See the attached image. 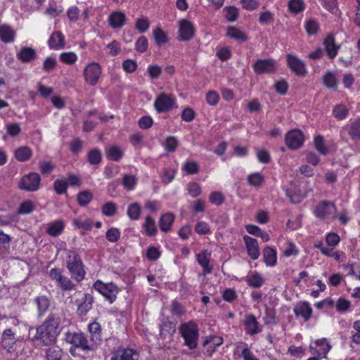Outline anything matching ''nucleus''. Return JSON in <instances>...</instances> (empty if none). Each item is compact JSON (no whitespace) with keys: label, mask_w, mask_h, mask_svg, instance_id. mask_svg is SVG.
<instances>
[{"label":"nucleus","mask_w":360,"mask_h":360,"mask_svg":"<svg viewBox=\"0 0 360 360\" xmlns=\"http://www.w3.org/2000/svg\"><path fill=\"white\" fill-rule=\"evenodd\" d=\"M60 319L54 314H50L46 321L37 329L36 338L44 345L55 343L60 333Z\"/></svg>","instance_id":"1"},{"label":"nucleus","mask_w":360,"mask_h":360,"mask_svg":"<svg viewBox=\"0 0 360 360\" xmlns=\"http://www.w3.org/2000/svg\"><path fill=\"white\" fill-rule=\"evenodd\" d=\"M180 333L183 336L185 344L190 349H195L197 347L198 338V328L193 321L182 323L179 328Z\"/></svg>","instance_id":"2"},{"label":"nucleus","mask_w":360,"mask_h":360,"mask_svg":"<svg viewBox=\"0 0 360 360\" xmlns=\"http://www.w3.org/2000/svg\"><path fill=\"white\" fill-rule=\"evenodd\" d=\"M68 268L72 275L77 281H82L85 274L82 262L79 255L74 251H69L68 259L67 261Z\"/></svg>","instance_id":"3"},{"label":"nucleus","mask_w":360,"mask_h":360,"mask_svg":"<svg viewBox=\"0 0 360 360\" xmlns=\"http://www.w3.org/2000/svg\"><path fill=\"white\" fill-rule=\"evenodd\" d=\"M96 290L103 295L110 303L116 298L119 292L118 288L112 283H103L98 280L94 285Z\"/></svg>","instance_id":"4"},{"label":"nucleus","mask_w":360,"mask_h":360,"mask_svg":"<svg viewBox=\"0 0 360 360\" xmlns=\"http://www.w3.org/2000/svg\"><path fill=\"white\" fill-rule=\"evenodd\" d=\"M40 176L35 172H31L22 177L19 182V188L27 191H34L39 188Z\"/></svg>","instance_id":"5"},{"label":"nucleus","mask_w":360,"mask_h":360,"mask_svg":"<svg viewBox=\"0 0 360 360\" xmlns=\"http://www.w3.org/2000/svg\"><path fill=\"white\" fill-rule=\"evenodd\" d=\"M304 136L303 133L298 129H293L285 134V143L286 146L292 150L300 148L304 143Z\"/></svg>","instance_id":"6"},{"label":"nucleus","mask_w":360,"mask_h":360,"mask_svg":"<svg viewBox=\"0 0 360 360\" xmlns=\"http://www.w3.org/2000/svg\"><path fill=\"white\" fill-rule=\"evenodd\" d=\"M101 74V68L97 63L89 64L84 71L85 81L92 86H94L97 83Z\"/></svg>","instance_id":"7"},{"label":"nucleus","mask_w":360,"mask_h":360,"mask_svg":"<svg viewBox=\"0 0 360 360\" xmlns=\"http://www.w3.org/2000/svg\"><path fill=\"white\" fill-rule=\"evenodd\" d=\"M257 75L270 74L275 72V62L271 59H259L253 65Z\"/></svg>","instance_id":"8"},{"label":"nucleus","mask_w":360,"mask_h":360,"mask_svg":"<svg viewBox=\"0 0 360 360\" xmlns=\"http://www.w3.org/2000/svg\"><path fill=\"white\" fill-rule=\"evenodd\" d=\"M65 341L75 347L82 348L83 350L90 349L88 345V341L82 333H67L65 335Z\"/></svg>","instance_id":"9"},{"label":"nucleus","mask_w":360,"mask_h":360,"mask_svg":"<svg viewBox=\"0 0 360 360\" xmlns=\"http://www.w3.org/2000/svg\"><path fill=\"white\" fill-rule=\"evenodd\" d=\"M174 105V100L170 95L166 94H160L155 101V108L159 112H167L171 110Z\"/></svg>","instance_id":"10"},{"label":"nucleus","mask_w":360,"mask_h":360,"mask_svg":"<svg viewBox=\"0 0 360 360\" xmlns=\"http://www.w3.org/2000/svg\"><path fill=\"white\" fill-rule=\"evenodd\" d=\"M179 37L182 41H189L194 35L195 29L193 24L187 20H182L179 22Z\"/></svg>","instance_id":"11"},{"label":"nucleus","mask_w":360,"mask_h":360,"mask_svg":"<svg viewBox=\"0 0 360 360\" xmlns=\"http://www.w3.org/2000/svg\"><path fill=\"white\" fill-rule=\"evenodd\" d=\"M288 64L290 69L297 75L304 76L306 74V69L304 63L298 58L288 55Z\"/></svg>","instance_id":"12"},{"label":"nucleus","mask_w":360,"mask_h":360,"mask_svg":"<svg viewBox=\"0 0 360 360\" xmlns=\"http://www.w3.org/2000/svg\"><path fill=\"white\" fill-rule=\"evenodd\" d=\"M243 240L247 248L248 255L251 259L254 260L257 259L259 256V249L257 240L248 236H245Z\"/></svg>","instance_id":"13"},{"label":"nucleus","mask_w":360,"mask_h":360,"mask_svg":"<svg viewBox=\"0 0 360 360\" xmlns=\"http://www.w3.org/2000/svg\"><path fill=\"white\" fill-rule=\"evenodd\" d=\"M49 46L51 49L60 50L65 47V37L60 31L53 32L48 41Z\"/></svg>","instance_id":"14"},{"label":"nucleus","mask_w":360,"mask_h":360,"mask_svg":"<svg viewBox=\"0 0 360 360\" xmlns=\"http://www.w3.org/2000/svg\"><path fill=\"white\" fill-rule=\"evenodd\" d=\"M37 57L36 51L32 47L23 46L17 53V58L22 63H30Z\"/></svg>","instance_id":"15"},{"label":"nucleus","mask_w":360,"mask_h":360,"mask_svg":"<svg viewBox=\"0 0 360 360\" xmlns=\"http://www.w3.org/2000/svg\"><path fill=\"white\" fill-rule=\"evenodd\" d=\"M323 44L325 45V49L329 58H335L337 55V52L340 46L335 43V37L333 34H328L325 39Z\"/></svg>","instance_id":"16"},{"label":"nucleus","mask_w":360,"mask_h":360,"mask_svg":"<svg viewBox=\"0 0 360 360\" xmlns=\"http://www.w3.org/2000/svg\"><path fill=\"white\" fill-rule=\"evenodd\" d=\"M331 209H335V205L330 202L324 200L316 206L314 213L317 217L323 219L331 213Z\"/></svg>","instance_id":"17"},{"label":"nucleus","mask_w":360,"mask_h":360,"mask_svg":"<svg viewBox=\"0 0 360 360\" xmlns=\"http://www.w3.org/2000/svg\"><path fill=\"white\" fill-rule=\"evenodd\" d=\"M245 326L247 333L250 335H255L260 332L259 323L252 314L246 316L245 319Z\"/></svg>","instance_id":"18"},{"label":"nucleus","mask_w":360,"mask_h":360,"mask_svg":"<svg viewBox=\"0 0 360 360\" xmlns=\"http://www.w3.org/2000/svg\"><path fill=\"white\" fill-rule=\"evenodd\" d=\"M211 253L205 250L197 255V261L203 268L204 274H210L212 271V266H210V257Z\"/></svg>","instance_id":"19"},{"label":"nucleus","mask_w":360,"mask_h":360,"mask_svg":"<svg viewBox=\"0 0 360 360\" xmlns=\"http://www.w3.org/2000/svg\"><path fill=\"white\" fill-rule=\"evenodd\" d=\"M139 354L131 349L118 351L112 360H138Z\"/></svg>","instance_id":"20"},{"label":"nucleus","mask_w":360,"mask_h":360,"mask_svg":"<svg viewBox=\"0 0 360 360\" xmlns=\"http://www.w3.org/2000/svg\"><path fill=\"white\" fill-rule=\"evenodd\" d=\"M15 31L7 25H0V39L4 43H11L14 41Z\"/></svg>","instance_id":"21"},{"label":"nucleus","mask_w":360,"mask_h":360,"mask_svg":"<svg viewBox=\"0 0 360 360\" xmlns=\"http://www.w3.org/2000/svg\"><path fill=\"white\" fill-rule=\"evenodd\" d=\"M294 312L297 316H302L304 321H307L311 316L312 309L307 302H303L295 307Z\"/></svg>","instance_id":"22"},{"label":"nucleus","mask_w":360,"mask_h":360,"mask_svg":"<svg viewBox=\"0 0 360 360\" xmlns=\"http://www.w3.org/2000/svg\"><path fill=\"white\" fill-rule=\"evenodd\" d=\"M126 20L125 15L122 12H113L109 16V24L113 28H120Z\"/></svg>","instance_id":"23"},{"label":"nucleus","mask_w":360,"mask_h":360,"mask_svg":"<svg viewBox=\"0 0 360 360\" xmlns=\"http://www.w3.org/2000/svg\"><path fill=\"white\" fill-rule=\"evenodd\" d=\"M15 334L11 328L6 329L2 334L1 343L4 348L10 349L15 343Z\"/></svg>","instance_id":"24"},{"label":"nucleus","mask_w":360,"mask_h":360,"mask_svg":"<svg viewBox=\"0 0 360 360\" xmlns=\"http://www.w3.org/2000/svg\"><path fill=\"white\" fill-rule=\"evenodd\" d=\"M174 215L172 213L163 214L160 219V228L163 232H167L170 230V226L174 221Z\"/></svg>","instance_id":"25"},{"label":"nucleus","mask_w":360,"mask_h":360,"mask_svg":"<svg viewBox=\"0 0 360 360\" xmlns=\"http://www.w3.org/2000/svg\"><path fill=\"white\" fill-rule=\"evenodd\" d=\"M264 262L267 266H275L276 264V252L270 247H266L263 250Z\"/></svg>","instance_id":"26"},{"label":"nucleus","mask_w":360,"mask_h":360,"mask_svg":"<svg viewBox=\"0 0 360 360\" xmlns=\"http://www.w3.org/2000/svg\"><path fill=\"white\" fill-rule=\"evenodd\" d=\"M228 37L240 42L246 41L248 40V36L235 27H230L227 30L226 32Z\"/></svg>","instance_id":"27"},{"label":"nucleus","mask_w":360,"mask_h":360,"mask_svg":"<svg viewBox=\"0 0 360 360\" xmlns=\"http://www.w3.org/2000/svg\"><path fill=\"white\" fill-rule=\"evenodd\" d=\"M64 229V224L61 220H57L49 224L47 233L51 236H58Z\"/></svg>","instance_id":"28"},{"label":"nucleus","mask_w":360,"mask_h":360,"mask_svg":"<svg viewBox=\"0 0 360 360\" xmlns=\"http://www.w3.org/2000/svg\"><path fill=\"white\" fill-rule=\"evenodd\" d=\"M63 351L57 346L49 347L46 350V357L47 360H61Z\"/></svg>","instance_id":"29"},{"label":"nucleus","mask_w":360,"mask_h":360,"mask_svg":"<svg viewBox=\"0 0 360 360\" xmlns=\"http://www.w3.org/2000/svg\"><path fill=\"white\" fill-rule=\"evenodd\" d=\"M32 155V150L29 147L22 146L18 148L15 151V157L18 161H26Z\"/></svg>","instance_id":"30"},{"label":"nucleus","mask_w":360,"mask_h":360,"mask_svg":"<svg viewBox=\"0 0 360 360\" xmlns=\"http://www.w3.org/2000/svg\"><path fill=\"white\" fill-rule=\"evenodd\" d=\"M285 194L289 198L290 202L293 204L300 202L305 196L300 190L286 189Z\"/></svg>","instance_id":"31"},{"label":"nucleus","mask_w":360,"mask_h":360,"mask_svg":"<svg viewBox=\"0 0 360 360\" xmlns=\"http://www.w3.org/2000/svg\"><path fill=\"white\" fill-rule=\"evenodd\" d=\"M94 302V297L92 295L86 293L84 295V300L78 307V311L81 314H86L91 309L92 303Z\"/></svg>","instance_id":"32"},{"label":"nucleus","mask_w":360,"mask_h":360,"mask_svg":"<svg viewBox=\"0 0 360 360\" xmlns=\"http://www.w3.org/2000/svg\"><path fill=\"white\" fill-rule=\"evenodd\" d=\"M38 307L39 315L41 316L48 309L50 305L49 300L45 296H39L35 299Z\"/></svg>","instance_id":"33"},{"label":"nucleus","mask_w":360,"mask_h":360,"mask_svg":"<svg viewBox=\"0 0 360 360\" xmlns=\"http://www.w3.org/2000/svg\"><path fill=\"white\" fill-rule=\"evenodd\" d=\"M175 332V326L171 322H165L160 326V336L163 338H170Z\"/></svg>","instance_id":"34"},{"label":"nucleus","mask_w":360,"mask_h":360,"mask_svg":"<svg viewBox=\"0 0 360 360\" xmlns=\"http://www.w3.org/2000/svg\"><path fill=\"white\" fill-rule=\"evenodd\" d=\"M106 155L108 159L117 162L122 158L123 152L119 147L114 146L109 148L106 152Z\"/></svg>","instance_id":"35"},{"label":"nucleus","mask_w":360,"mask_h":360,"mask_svg":"<svg viewBox=\"0 0 360 360\" xmlns=\"http://www.w3.org/2000/svg\"><path fill=\"white\" fill-rule=\"evenodd\" d=\"M153 37L155 39V43L159 46H161L167 41V37L165 34V32L160 27H156L153 30Z\"/></svg>","instance_id":"36"},{"label":"nucleus","mask_w":360,"mask_h":360,"mask_svg":"<svg viewBox=\"0 0 360 360\" xmlns=\"http://www.w3.org/2000/svg\"><path fill=\"white\" fill-rule=\"evenodd\" d=\"M348 112L347 108L342 104H338L333 108V115L338 120H342L347 117Z\"/></svg>","instance_id":"37"},{"label":"nucleus","mask_w":360,"mask_h":360,"mask_svg":"<svg viewBox=\"0 0 360 360\" xmlns=\"http://www.w3.org/2000/svg\"><path fill=\"white\" fill-rule=\"evenodd\" d=\"M93 198V194L89 191H84L78 193L77 201L81 206H86Z\"/></svg>","instance_id":"38"},{"label":"nucleus","mask_w":360,"mask_h":360,"mask_svg":"<svg viewBox=\"0 0 360 360\" xmlns=\"http://www.w3.org/2000/svg\"><path fill=\"white\" fill-rule=\"evenodd\" d=\"M315 148L322 155H326L328 153V148L324 146V139L321 135H318L314 139Z\"/></svg>","instance_id":"39"},{"label":"nucleus","mask_w":360,"mask_h":360,"mask_svg":"<svg viewBox=\"0 0 360 360\" xmlns=\"http://www.w3.org/2000/svg\"><path fill=\"white\" fill-rule=\"evenodd\" d=\"M323 83L328 88L335 89L338 87V82L333 73L328 72L323 77Z\"/></svg>","instance_id":"40"},{"label":"nucleus","mask_w":360,"mask_h":360,"mask_svg":"<svg viewBox=\"0 0 360 360\" xmlns=\"http://www.w3.org/2000/svg\"><path fill=\"white\" fill-rule=\"evenodd\" d=\"M102 160V155L98 149H93L88 154V161L91 165H98Z\"/></svg>","instance_id":"41"},{"label":"nucleus","mask_w":360,"mask_h":360,"mask_svg":"<svg viewBox=\"0 0 360 360\" xmlns=\"http://www.w3.org/2000/svg\"><path fill=\"white\" fill-rule=\"evenodd\" d=\"M289 10L294 13H298L304 10V4L302 0H290L288 2Z\"/></svg>","instance_id":"42"},{"label":"nucleus","mask_w":360,"mask_h":360,"mask_svg":"<svg viewBox=\"0 0 360 360\" xmlns=\"http://www.w3.org/2000/svg\"><path fill=\"white\" fill-rule=\"evenodd\" d=\"M247 282L250 286L259 288L263 284L264 280L259 274L255 273L252 276H248Z\"/></svg>","instance_id":"43"},{"label":"nucleus","mask_w":360,"mask_h":360,"mask_svg":"<svg viewBox=\"0 0 360 360\" xmlns=\"http://www.w3.org/2000/svg\"><path fill=\"white\" fill-rule=\"evenodd\" d=\"M248 181L251 186H259L264 182V176L260 173H253L248 175Z\"/></svg>","instance_id":"44"},{"label":"nucleus","mask_w":360,"mask_h":360,"mask_svg":"<svg viewBox=\"0 0 360 360\" xmlns=\"http://www.w3.org/2000/svg\"><path fill=\"white\" fill-rule=\"evenodd\" d=\"M145 226L146 234L149 236H153L157 233V227L155 221L150 217H147L146 219Z\"/></svg>","instance_id":"45"},{"label":"nucleus","mask_w":360,"mask_h":360,"mask_svg":"<svg viewBox=\"0 0 360 360\" xmlns=\"http://www.w3.org/2000/svg\"><path fill=\"white\" fill-rule=\"evenodd\" d=\"M316 345L320 347V349L318 351L319 355L323 354L326 357V354L329 352L330 346L327 342L326 338H321L316 341Z\"/></svg>","instance_id":"46"},{"label":"nucleus","mask_w":360,"mask_h":360,"mask_svg":"<svg viewBox=\"0 0 360 360\" xmlns=\"http://www.w3.org/2000/svg\"><path fill=\"white\" fill-rule=\"evenodd\" d=\"M77 59V55L73 52H64L60 55V60L68 65H72L76 62Z\"/></svg>","instance_id":"47"},{"label":"nucleus","mask_w":360,"mask_h":360,"mask_svg":"<svg viewBox=\"0 0 360 360\" xmlns=\"http://www.w3.org/2000/svg\"><path fill=\"white\" fill-rule=\"evenodd\" d=\"M117 212V205L115 203L108 202L102 207V213L108 217L113 216Z\"/></svg>","instance_id":"48"},{"label":"nucleus","mask_w":360,"mask_h":360,"mask_svg":"<svg viewBox=\"0 0 360 360\" xmlns=\"http://www.w3.org/2000/svg\"><path fill=\"white\" fill-rule=\"evenodd\" d=\"M141 212L140 206L138 203H132L131 204L127 210V214L129 217L131 219H137L139 217Z\"/></svg>","instance_id":"49"},{"label":"nucleus","mask_w":360,"mask_h":360,"mask_svg":"<svg viewBox=\"0 0 360 360\" xmlns=\"http://www.w3.org/2000/svg\"><path fill=\"white\" fill-rule=\"evenodd\" d=\"M349 134L352 139H360V120L352 124Z\"/></svg>","instance_id":"50"},{"label":"nucleus","mask_w":360,"mask_h":360,"mask_svg":"<svg viewBox=\"0 0 360 360\" xmlns=\"http://www.w3.org/2000/svg\"><path fill=\"white\" fill-rule=\"evenodd\" d=\"M163 146L169 152H174L178 146V141L174 136H169L165 139Z\"/></svg>","instance_id":"51"},{"label":"nucleus","mask_w":360,"mask_h":360,"mask_svg":"<svg viewBox=\"0 0 360 360\" xmlns=\"http://www.w3.org/2000/svg\"><path fill=\"white\" fill-rule=\"evenodd\" d=\"M122 184L127 190H132L136 184V178L134 175L126 174L123 177Z\"/></svg>","instance_id":"52"},{"label":"nucleus","mask_w":360,"mask_h":360,"mask_svg":"<svg viewBox=\"0 0 360 360\" xmlns=\"http://www.w3.org/2000/svg\"><path fill=\"white\" fill-rule=\"evenodd\" d=\"M68 181L65 180L57 179L53 184V188L58 194L66 193Z\"/></svg>","instance_id":"53"},{"label":"nucleus","mask_w":360,"mask_h":360,"mask_svg":"<svg viewBox=\"0 0 360 360\" xmlns=\"http://www.w3.org/2000/svg\"><path fill=\"white\" fill-rule=\"evenodd\" d=\"M184 169L187 174H197L199 172V167L195 161H188L184 166Z\"/></svg>","instance_id":"54"},{"label":"nucleus","mask_w":360,"mask_h":360,"mask_svg":"<svg viewBox=\"0 0 360 360\" xmlns=\"http://www.w3.org/2000/svg\"><path fill=\"white\" fill-rule=\"evenodd\" d=\"M106 238L112 243L117 241L120 236V231L116 228H110L106 232Z\"/></svg>","instance_id":"55"},{"label":"nucleus","mask_w":360,"mask_h":360,"mask_svg":"<svg viewBox=\"0 0 360 360\" xmlns=\"http://www.w3.org/2000/svg\"><path fill=\"white\" fill-rule=\"evenodd\" d=\"M224 198L221 192L214 191L210 195V201L216 205H220L224 202Z\"/></svg>","instance_id":"56"},{"label":"nucleus","mask_w":360,"mask_h":360,"mask_svg":"<svg viewBox=\"0 0 360 360\" xmlns=\"http://www.w3.org/2000/svg\"><path fill=\"white\" fill-rule=\"evenodd\" d=\"M147 72L150 78L157 79L162 73V68L158 65H152L148 68Z\"/></svg>","instance_id":"57"},{"label":"nucleus","mask_w":360,"mask_h":360,"mask_svg":"<svg viewBox=\"0 0 360 360\" xmlns=\"http://www.w3.org/2000/svg\"><path fill=\"white\" fill-rule=\"evenodd\" d=\"M34 210V205L30 200L22 202L18 209L20 214H30Z\"/></svg>","instance_id":"58"},{"label":"nucleus","mask_w":360,"mask_h":360,"mask_svg":"<svg viewBox=\"0 0 360 360\" xmlns=\"http://www.w3.org/2000/svg\"><path fill=\"white\" fill-rule=\"evenodd\" d=\"M123 69L129 73L134 72L137 68V64L135 60L127 59L122 63Z\"/></svg>","instance_id":"59"},{"label":"nucleus","mask_w":360,"mask_h":360,"mask_svg":"<svg viewBox=\"0 0 360 360\" xmlns=\"http://www.w3.org/2000/svg\"><path fill=\"white\" fill-rule=\"evenodd\" d=\"M148 48V40L142 36L138 39L136 42V50L141 53H144Z\"/></svg>","instance_id":"60"},{"label":"nucleus","mask_w":360,"mask_h":360,"mask_svg":"<svg viewBox=\"0 0 360 360\" xmlns=\"http://www.w3.org/2000/svg\"><path fill=\"white\" fill-rule=\"evenodd\" d=\"M188 191L189 194L193 198L198 197L201 193L200 185L195 182L190 183L188 185Z\"/></svg>","instance_id":"61"},{"label":"nucleus","mask_w":360,"mask_h":360,"mask_svg":"<svg viewBox=\"0 0 360 360\" xmlns=\"http://www.w3.org/2000/svg\"><path fill=\"white\" fill-rule=\"evenodd\" d=\"M226 18L228 21L233 22L236 20L238 15V9L236 7L231 6L226 8Z\"/></svg>","instance_id":"62"},{"label":"nucleus","mask_w":360,"mask_h":360,"mask_svg":"<svg viewBox=\"0 0 360 360\" xmlns=\"http://www.w3.org/2000/svg\"><path fill=\"white\" fill-rule=\"evenodd\" d=\"M56 60L53 57H48L43 63V68L46 72L52 71L56 66Z\"/></svg>","instance_id":"63"},{"label":"nucleus","mask_w":360,"mask_h":360,"mask_svg":"<svg viewBox=\"0 0 360 360\" xmlns=\"http://www.w3.org/2000/svg\"><path fill=\"white\" fill-rule=\"evenodd\" d=\"M149 21L147 18L139 19L136 23V29L141 33L146 32L149 27Z\"/></svg>","instance_id":"64"}]
</instances>
